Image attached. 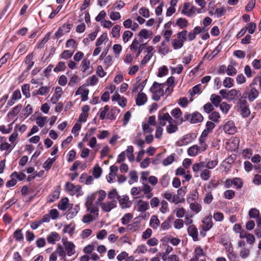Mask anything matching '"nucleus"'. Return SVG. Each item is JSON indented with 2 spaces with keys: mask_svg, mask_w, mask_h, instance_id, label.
<instances>
[{
  "mask_svg": "<svg viewBox=\"0 0 261 261\" xmlns=\"http://www.w3.org/2000/svg\"><path fill=\"white\" fill-rule=\"evenodd\" d=\"M210 100L215 107H218L220 105L222 99L220 96L213 94L211 95Z\"/></svg>",
  "mask_w": 261,
  "mask_h": 261,
  "instance_id": "nucleus-40",
  "label": "nucleus"
},
{
  "mask_svg": "<svg viewBox=\"0 0 261 261\" xmlns=\"http://www.w3.org/2000/svg\"><path fill=\"white\" fill-rule=\"evenodd\" d=\"M71 27L69 24H64L55 33L56 38H59L64 34L70 32Z\"/></svg>",
  "mask_w": 261,
  "mask_h": 261,
  "instance_id": "nucleus-21",
  "label": "nucleus"
},
{
  "mask_svg": "<svg viewBox=\"0 0 261 261\" xmlns=\"http://www.w3.org/2000/svg\"><path fill=\"white\" fill-rule=\"evenodd\" d=\"M185 118L187 120H190L192 123H198L203 121V118L202 115L197 112H195L192 114H187L185 115Z\"/></svg>",
  "mask_w": 261,
  "mask_h": 261,
  "instance_id": "nucleus-13",
  "label": "nucleus"
},
{
  "mask_svg": "<svg viewBox=\"0 0 261 261\" xmlns=\"http://www.w3.org/2000/svg\"><path fill=\"white\" fill-rule=\"evenodd\" d=\"M168 73V69L166 66L163 65L159 68L157 76L162 77L166 76Z\"/></svg>",
  "mask_w": 261,
  "mask_h": 261,
  "instance_id": "nucleus-42",
  "label": "nucleus"
},
{
  "mask_svg": "<svg viewBox=\"0 0 261 261\" xmlns=\"http://www.w3.org/2000/svg\"><path fill=\"white\" fill-rule=\"evenodd\" d=\"M90 109V108L88 105H85L82 107V113L79 116L77 122L82 123L85 122L87 121Z\"/></svg>",
  "mask_w": 261,
  "mask_h": 261,
  "instance_id": "nucleus-17",
  "label": "nucleus"
},
{
  "mask_svg": "<svg viewBox=\"0 0 261 261\" xmlns=\"http://www.w3.org/2000/svg\"><path fill=\"white\" fill-rule=\"evenodd\" d=\"M141 190L144 194L146 195V197L147 199H150L153 196V193L151 192L152 189L148 185L143 183Z\"/></svg>",
  "mask_w": 261,
  "mask_h": 261,
  "instance_id": "nucleus-27",
  "label": "nucleus"
},
{
  "mask_svg": "<svg viewBox=\"0 0 261 261\" xmlns=\"http://www.w3.org/2000/svg\"><path fill=\"white\" fill-rule=\"evenodd\" d=\"M89 94V90L86 88V86H82L79 88L75 92V95H80L81 97L82 101H87L88 99V95Z\"/></svg>",
  "mask_w": 261,
  "mask_h": 261,
  "instance_id": "nucleus-19",
  "label": "nucleus"
},
{
  "mask_svg": "<svg viewBox=\"0 0 261 261\" xmlns=\"http://www.w3.org/2000/svg\"><path fill=\"white\" fill-rule=\"evenodd\" d=\"M98 216L92 213L88 214L83 216L82 221L84 223H89L95 219Z\"/></svg>",
  "mask_w": 261,
  "mask_h": 261,
  "instance_id": "nucleus-39",
  "label": "nucleus"
},
{
  "mask_svg": "<svg viewBox=\"0 0 261 261\" xmlns=\"http://www.w3.org/2000/svg\"><path fill=\"white\" fill-rule=\"evenodd\" d=\"M109 109L110 107L108 106H106L104 107L103 110L101 111L100 114L99 118L101 120L104 119L106 117L107 118H111V117L109 116L108 113Z\"/></svg>",
  "mask_w": 261,
  "mask_h": 261,
  "instance_id": "nucleus-47",
  "label": "nucleus"
},
{
  "mask_svg": "<svg viewBox=\"0 0 261 261\" xmlns=\"http://www.w3.org/2000/svg\"><path fill=\"white\" fill-rule=\"evenodd\" d=\"M220 109L222 112L224 114H227L229 111L231 106L225 102L221 103L220 105Z\"/></svg>",
  "mask_w": 261,
  "mask_h": 261,
  "instance_id": "nucleus-61",
  "label": "nucleus"
},
{
  "mask_svg": "<svg viewBox=\"0 0 261 261\" xmlns=\"http://www.w3.org/2000/svg\"><path fill=\"white\" fill-rule=\"evenodd\" d=\"M138 36L141 40L147 39L151 37L152 32L146 29H142L140 31Z\"/></svg>",
  "mask_w": 261,
  "mask_h": 261,
  "instance_id": "nucleus-36",
  "label": "nucleus"
},
{
  "mask_svg": "<svg viewBox=\"0 0 261 261\" xmlns=\"http://www.w3.org/2000/svg\"><path fill=\"white\" fill-rule=\"evenodd\" d=\"M165 86V84H160L157 82L153 83L150 90L152 93L155 94V97H154L155 100H159L160 97L163 95L164 93V88Z\"/></svg>",
  "mask_w": 261,
  "mask_h": 261,
  "instance_id": "nucleus-7",
  "label": "nucleus"
},
{
  "mask_svg": "<svg viewBox=\"0 0 261 261\" xmlns=\"http://www.w3.org/2000/svg\"><path fill=\"white\" fill-rule=\"evenodd\" d=\"M12 123L9 124L8 126L2 125H0V132L3 134H8L12 131Z\"/></svg>",
  "mask_w": 261,
  "mask_h": 261,
  "instance_id": "nucleus-46",
  "label": "nucleus"
},
{
  "mask_svg": "<svg viewBox=\"0 0 261 261\" xmlns=\"http://www.w3.org/2000/svg\"><path fill=\"white\" fill-rule=\"evenodd\" d=\"M219 94L224 99H226L228 101L236 99L238 97L239 95L241 94L240 91L236 89H232L230 90L222 89L219 91Z\"/></svg>",
  "mask_w": 261,
  "mask_h": 261,
  "instance_id": "nucleus-5",
  "label": "nucleus"
},
{
  "mask_svg": "<svg viewBox=\"0 0 261 261\" xmlns=\"http://www.w3.org/2000/svg\"><path fill=\"white\" fill-rule=\"evenodd\" d=\"M60 239V235L55 231L51 232L47 237V242L51 244H55L56 242L59 241Z\"/></svg>",
  "mask_w": 261,
  "mask_h": 261,
  "instance_id": "nucleus-25",
  "label": "nucleus"
},
{
  "mask_svg": "<svg viewBox=\"0 0 261 261\" xmlns=\"http://www.w3.org/2000/svg\"><path fill=\"white\" fill-rule=\"evenodd\" d=\"M119 203L122 208H129L132 204V202L129 200V198L126 196H122L119 199Z\"/></svg>",
  "mask_w": 261,
  "mask_h": 261,
  "instance_id": "nucleus-26",
  "label": "nucleus"
},
{
  "mask_svg": "<svg viewBox=\"0 0 261 261\" xmlns=\"http://www.w3.org/2000/svg\"><path fill=\"white\" fill-rule=\"evenodd\" d=\"M226 10L224 7L217 8L214 11L211 10L209 11V14L211 15H214L217 18L221 17L225 15Z\"/></svg>",
  "mask_w": 261,
  "mask_h": 261,
  "instance_id": "nucleus-23",
  "label": "nucleus"
},
{
  "mask_svg": "<svg viewBox=\"0 0 261 261\" xmlns=\"http://www.w3.org/2000/svg\"><path fill=\"white\" fill-rule=\"evenodd\" d=\"M223 128L226 133L230 135L234 134L237 131L234 123L232 121L226 122L224 125Z\"/></svg>",
  "mask_w": 261,
  "mask_h": 261,
  "instance_id": "nucleus-20",
  "label": "nucleus"
},
{
  "mask_svg": "<svg viewBox=\"0 0 261 261\" xmlns=\"http://www.w3.org/2000/svg\"><path fill=\"white\" fill-rule=\"evenodd\" d=\"M188 233L195 241L197 239L198 230L194 225H190L188 228Z\"/></svg>",
  "mask_w": 261,
  "mask_h": 261,
  "instance_id": "nucleus-33",
  "label": "nucleus"
},
{
  "mask_svg": "<svg viewBox=\"0 0 261 261\" xmlns=\"http://www.w3.org/2000/svg\"><path fill=\"white\" fill-rule=\"evenodd\" d=\"M80 67L82 73L86 75H89L93 72V67L91 65L89 60L87 59H85L82 61Z\"/></svg>",
  "mask_w": 261,
  "mask_h": 261,
  "instance_id": "nucleus-12",
  "label": "nucleus"
},
{
  "mask_svg": "<svg viewBox=\"0 0 261 261\" xmlns=\"http://www.w3.org/2000/svg\"><path fill=\"white\" fill-rule=\"evenodd\" d=\"M124 152L125 153V155L127 156V159L130 162H132L135 160V155L133 153L134 147L133 146H128Z\"/></svg>",
  "mask_w": 261,
  "mask_h": 261,
  "instance_id": "nucleus-30",
  "label": "nucleus"
},
{
  "mask_svg": "<svg viewBox=\"0 0 261 261\" xmlns=\"http://www.w3.org/2000/svg\"><path fill=\"white\" fill-rule=\"evenodd\" d=\"M106 195V192L103 190H99L88 195L85 201L87 211L98 216V206L104 201Z\"/></svg>",
  "mask_w": 261,
  "mask_h": 261,
  "instance_id": "nucleus-1",
  "label": "nucleus"
},
{
  "mask_svg": "<svg viewBox=\"0 0 261 261\" xmlns=\"http://www.w3.org/2000/svg\"><path fill=\"white\" fill-rule=\"evenodd\" d=\"M202 12L201 9H199L196 6L191 5L189 3H185L184 4L181 10V14L188 17H193L196 14H200Z\"/></svg>",
  "mask_w": 261,
  "mask_h": 261,
  "instance_id": "nucleus-3",
  "label": "nucleus"
},
{
  "mask_svg": "<svg viewBox=\"0 0 261 261\" xmlns=\"http://www.w3.org/2000/svg\"><path fill=\"white\" fill-rule=\"evenodd\" d=\"M239 254L242 258H247L250 255V250L246 247H243L240 249Z\"/></svg>",
  "mask_w": 261,
  "mask_h": 261,
  "instance_id": "nucleus-54",
  "label": "nucleus"
},
{
  "mask_svg": "<svg viewBox=\"0 0 261 261\" xmlns=\"http://www.w3.org/2000/svg\"><path fill=\"white\" fill-rule=\"evenodd\" d=\"M136 103L138 106L143 105L147 101V96L144 93H139L136 99Z\"/></svg>",
  "mask_w": 261,
  "mask_h": 261,
  "instance_id": "nucleus-29",
  "label": "nucleus"
},
{
  "mask_svg": "<svg viewBox=\"0 0 261 261\" xmlns=\"http://www.w3.org/2000/svg\"><path fill=\"white\" fill-rule=\"evenodd\" d=\"M62 242L68 256H71L75 253V246L72 242L68 241L67 238H64Z\"/></svg>",
  "mask_w": 261,
  "mask_h": 261,
  "instance_id": "nucleus-10",
  "label": "nucleus"
},
{
  "mask_svg": "<svg viewBox=\"0 0 261 261\" xmlns=\"http://www.w3.org/2000/svg\"><path fill=\"white\" fill-rule=\"evenodd\" d=\"M133 34L130 31H125L122 35V40L124 43L127 42L132 37Z\"/></svg>",
  "mask_w": 261,
  "mask_h": 261,
  "instance_id": "nucleus-58",
  "label": "nucleus"
},
{
  "mask_svg": "<svg viewBox=\"0 0 261 261\" xmlns=\"http://www.w3.org/2000/svg\"><path fill=\"white\" fill-rule=\"evenodd\" d=\"M47 121V117L46 116H38L36 119V124L40 127H44Z\"/></svg>",
  "mask_w": 261,
  "mask_h": 261,
  "instance_id": "nucleus-38",
  "label": "nucleus"
},
{
  "mask_svg": "<svg viewBox=\"0 0 261 261\" xmlns=\"http://www.w3.org/2000/svg\"><path fill=\"white\" fill-rule=\"evenodd\" d=\"M258 90L252 87V85H250V88L246 90L244 93V96L245 98H247L249 101H254L258 96Z\"/></svg>",
  "mask_w": 261,
  "mask_h": 261,
  "instance_id": "nucleus-11",
  "label": "nucleus"
},
{
  "mask_svg": "<svg viewBox=\"0 0 261 261\" xmlns=\"http://www.w3.org/2000/svg\"><path fill=\"white\" fill-rule=\"evenodd\" d=\"M134 204L135 208L137 211L141 213L140 217L145 218L146 213H144L150 208L149 202L146 200L140 199L136 200Z\"/></svg>",
  "mask_w": 261,
  "mask_h": 261,
  "instance_id": "nucleus-4",
  "label": "nucleus"
},
{
  "mask_svg": "<svg viewBox=\"0 0 261 261\" xmlns=\"http://www.w3.org/2000/svg\"><path fill=\"white\" fill-rule=\"evenodd\" d=\"M56 160V157L53 158H48L43 164V168L46 170H49Z\"/></svg>",
  "mask_w": 261,
  "mask_h": 261,
  "instance_id": "nucleus-49",
  "label": "nucleus"
},
{
  "mask_svg": "<svg viewBox=\"0 0 261 261\" xmlns=\"http://www.w3.org/2000/svg\"><path fill=\"white\" fill-rule=\"evenodd\" d=\"M200 151L199 146L194 145L189 147L187 150L188 154L190 156H195L197 155Z\"/></svg>",
  "mask_w": 261,
  "mask_h": 261,
  "instance_id": "nucleus-35",
  "label": "nucleus"
},
{
  "mask_svg": "<svg viewBox=\"0 0 261 261\" xmlns=\"http://www.w3.org/2000/svg\"><path fill=\"white\" fill-rule=\"evenodd\" d=\"M5 139L4 137L1 138V143L0 144V151H5V154H9L14 148L13 145L9 144L8 142L6 141H3V140Z\"/></svg>",
  "mask_w": 261,
  "mask_h": 261,
  "instance_id": "nucleus-16",
  "label": "nucleus"
},
{
  "mask_svg": "<svg viewBox=\"0 0 261 261\" xmlns=\"http://www.w3.org/2000/svg\"><path fill=\"white\" fill-rule=\"evenodd\" d=\"M190 208L192 211L198 213L201 211L202 206L199 203H191L190 204Z\"/></svg>",
  "mask_w": 261,
  "mask_h": 261,
  "instance_id": "nucleus-48",
  "label": "nucleus"
},
{
  "mask_svg": "<svg viewBox=\"0 0 261 261\" xmlns=\"http://www.w3.org/2000/svg\"><path fill=\"white\" fill-rule=\"evenodd\" d=\"M121 27L119 25L116 24L114 25L111 30V34L113 37L118 38L120 37V31Z\"/></svg>",
  "mask_w": 261,
  "mask_h": 261,
  "instance_id": "nucleus-41",
  "label": "nucleus"
},
{
  "mask_svg": "<svg viewBox=\"0 0 261 261\" xmlns=\"http://www.w3.org/2000/svg\"><path fill=\"white\" fill-rule=\"evenodd\" d=\"M73 52L70 50H64L61 55V58L64 60L70 59L73 55Z\"/></svg>",
  "mask_w": 261,
  "mask_h": 261,
  "instance_id": "nucleus-63",
  "label": "nucleus"
},
{
  "mask_svg": "<svg viewBox=\"0 0 261 261\" xmlns=\"http://www.w3.org/2000/svg\"><path fill=\"white\" fill-rule=\"evenodd\" d=\"M237 73V70L236 68L231 65H229L228 66L226 69V73L229 76H233Z\"/></svg>",
  "mask_w": 261,
  "mask_h": 261,
  "instance_id": "nucleus-64",
  "label": "nucleus"
},
{
  "mask_svg": "<svg viewBox=\"0 0 261 261\" xmlns=\"http://www.w3.org/2000/svg\"><path fill=\"white\" fill-rule=\"evenodd\" d=\"M202 222L203 223V225L202 226V230L204 231H208L211 228H212L213 226L212 221V216L211 215L205 217Z\"/></svg>",
  "mask_w": 261,
  "mask_h": 261,
  "instance_id": "nucleus-24",
  "label": "nucleus"
},
{
  "mask_svg": "<svg viewBox=\"0 0 261 261\" xmlns=\"http://www.w3.org/2000/svg\"><path fill=\"white\" fill-rule=\"evenodd\" d=\"M208 117L211 120L215 122H219L220 115L217 112H213L209 115Z\"/></svg>",
  "mask_w": 261,
  "mask_h": 261,
  "instance_id": "nucleus-62",
  "label": "nucleus"
},
{
  "mask_svg": "<svg viewBox=\"0 0 261 261\" xmlns=\"http://www.w3.org/2000/svg\"><path fill=\"white\" fill-rule=\"evenodd\" d=\"M172 117L169 113H162L160 112L158 115V120L159 125L161 126H164L166 124V123L171 120Z\"/></svg>",
  "mask_w": 261,
  "mask_h": 261,
  "instance_id": "nucleus-15",
  "label": "nucleus"
},
{
  "mask_svg": "<svg viewBox=\"0 0 261 261\" xmlns=\"http://www.w3.org/2000/svg\"><path fill=\"white\" fill-rule=\"evenodd\" d=\"M160 221L158 217L155 215L152 216L149 222L150 226L153 229H157L160 226Z\"/></svg>",
  "mask_w": 261,
  "mask_h": 261,
  "instance_id": "nucleus-34",
  "label": "nucleus"
},
{
  "mask_svg": "<svg viewBox=\"0 0 261 261\" xmlns=\"http://www.w3.org/2000/svg\"><path fill=\"white\" fill-rule=\"evenodd\" d=\"M18 134L16 132L13 133L9 137V141L10 142V144L13 145L14 147L16 145L18 142Z\"/></svg>",
  "mask_w": 261,
  "mask_h": 261,
  "instance_id": "nucleus-43",
  "label": "nucleus"
},
{
  "mask_svg": "<svg viewBox=\"0 0 261 261\" xmlns=\"http://www.w3.org/2000/svg\"><path fill=\"white\" fill-rule=\"evenodd\" d=\"M175 25L181 29H183L188 27V21L185 18L180 17L176 20Z\"/></svg>",
  "mask_w": 261,
  "mask_h": 261,
  "instance_id": "nucleus-31",
  "label": "nucleus"
},
{
  "mask_svg": "<svg viewBox=\"0 0 261 261\" xmlns=\"http://www.w3.org/2000/svg\"><path fill=\"white\" fill-rule=\"evenodd\" d=\"M66 191L71 195L81 196L83 193L80 185H74L70 182H67L65 186Z\"/></svg>",
  "mask_w": 261,
  "mask_h": 261,
  "instance_id": "nucleus-6",
  "label": "nucleus"
},
{
  "mask_svg": "<svg viewBox=\"0 0 261 261\" xmlns=\"http://www.w3.org/2000/svg\"><path fill=\"white\" fill-rule=\"evenodd\" d=\"M187 31L183 30L178 32L176 35V38L173 39L171 41V44L175 50H178L181 48L184 44V42L187 40Z\"/></svg>",
  "mask_w": 261,
  "mask_h": 261,
  "instance_id": "nucleus-2",
  "label": "nucleus"
},
{
  "mask_svg": "<svg viewBox=\"0 0 261 261\" xmlns=\"http://www.w3.org/2000/svg\"><path fill=\"white\" fill-rule=\"evenodd\" d=\"M117 202L115 199L103 201L99 205L101 211L103 212H110L117 206Z\"/></svg>",
  "mask_w": 261,
  "mask_h": 261,
  "instance_id": "nucleus-8",
  "label": "nucleus"
},
{
  "mask_svg": "<svg viewBox=\"0 0 261 261\" xmlns=\"http://www.w3.org/2000/svg\"><path fill=\"white\" fill-rule=\"evenodd\" d=\"M75 230V225L70 223L64 226L63 229V232L65 233H68L70 236H72Z\"/></svg>",
  "mask_w": 261,
  "mask_h": 261,
  "instance_id": "nucleus-37",
  "label": "nucleus"
},
{
  "mask_svg": "<svg viewBox=\"0 0 261 261\" xmlns=\"http://www.w3.org/2000/svg\"><path fill=\"white\" fill-rule=\"evenodd\" d=\"M102 172L101 168L98 165H96L93 168L92 174L95 178H98L100 177Z\"/></svg>",
  "mask_w": 261,
  "mask_h": 261,
  "instance_id": "nucleus-44",
  "label": "nucleus"
},
{
  "mask_svg": "<svg viewBox=\"0 0 261 261\" xmlns=\"http://www.w3.org/2000/svg\"><path fill=\"white\" fill-rule=\"evenodd\" d=\"M82 127V123L79 122H77L71 129V133L74 135V136L76 137L79 135V130L81 129Z\"/></svg>",
  "mask_w": 261,
  "mask_h": 261,
  "instance_id": "nucleus-53",
  "label": "nucleus"
},
{
  "mask_svg": "<svg viewBox=\"0 0 261 261\" xmlns=\"http://www.w3.org/2000/svg\"><path fill=\"white\" fill-rule=\"evenodd\" d=\"M133 215L130 213L125 214L121 218V222L123 225L128 224L133 219Z\"/></svg>",
  "mask_w": 261,
  "mask_h": 261,
  "instance_id": "nucleus-51",
  "label": "nucleus"
},
{
  "mask_svg": "<svg viewBox=\"0 0 261 261\" xmlns=\"http://www.w3.org/2000/svg\"><path fill=\"white\" fill-rule=\"evenodd\" d=\"M192 141L191 136L190 135L184 136L177 142V145L179 146L186 145Z\"/></svg>",
  "mask_w": 261,
  "mask_h": 261,
  "instance_id": "nucleus-28",
  "label": "nucleus"
},
{
  "mask_svg": "<svg viewBox=\"0 0 261 261\" xmlns=\"http://www.w3.org/2000/svg\"><path fill=\"white\" fill-rule=\"evenodd\" d=\"M118 170L117 166L112 165L110 167V173L106 176V179L109 183H113L115 181V177Z\"/></svg>",
  "mask_w": 261,
  "mask_h": 261,
  "instance_id": "nucleus-14",
  "label": "nucleus"
},
{
  "mask_svg": "<svg viewBox=\"0 0 261 261\" xmlns=\"http://www.w3.org/2000/svg\"><path fill=\"white\" fill-rule=\"evenodd\" d=\"M142 45L137 40H134L130 45V49L133 51H135L141 48Z\"/></svg>",
  "mask_w": 261,
  "mask_h": 261,
  "instance_id": "nucleus-56",
  "label": "nucleus"
},
{
  "mask_svg": "<svg viewBox=\"0 0 261 261\" xmlns=\"http://www.w3.org/2000/svg\"><path fill=\"white\" fill-rule=\"evenodd\" d=\"M166 131L168 134H172L176 132L178 129L177 122L172 118L168 122V124L166 126Z\"/></svg>",
  "mask_w": 261,
  "mask_h": 261,
  "instance_id": "nucleus-22",
  "label": "nucleus"
},
{
  "mask_svg": "<svg viewBox=\"0 0 261 261\" xmlns=\"http://www.w3.org/2000/svg\"><path fill=\"white\" fill-rule=\"evenodd\" d=\"M190 261H206V254L200 246L195 247L194 251V256Z\"/></svg>",
  "mask_w": 261,
  "mask_h": 261,
  "instance_id": "nucleus-9",
  "label": "nucleus"
},
{
  "mask_svg": "<svg viewBox=\"0 0 261 261\" xmlns=\"http://www.w3.org/2000/svg\"><path fill=\"white\" fill-rule=\"evenodd\" d=\"M113 63V57L111 55H108L103 59V65L106 68L110 67Z\"/></svg>",
  "mask_w": 261,
  "mask_h": 261,
  "instance_id": "nucleus-45",
  "label": "nucleus"
},
{
  "mask_svg": "<svg viewBox=\"0 0 261 261\" xmlns=\"http://www.w3.org/2000/svg\"><path fill=\"white\" fill-rule=\"evenodd\" d=\"M68 203V199L67 198H64L61 199L58 204V207L61 210H65L67 208V205Z\"/></svg>",
  "mask_w": 261,
  "mask_h": 261,
  "instance_id": "nucleus-52",
  "label": "nucleus"
},
{
  "mask_svg": "<svg viewBox=\"0 0 261 261\" xmlns=\"http://www.w3.org/2000/svg\"><path fill=\"white\" fill-rule=\"evenodd\" d=\"M170 50L169 47L165 41H162L159 47V51L161 54L166 55Z\"/></svg>",
  "mask_w": 261,
  "mask_h": 261,
  "instance_id": "nucleus-32",
  "label": "nucleus"
},
{
  "mask_svg": "<svg viewBox=\"0 0 261 261\" xmlns=\"http://www.w3.org/2000/svg\"><path fill=\"white\" fill-rule=\"evenodd\" d=\"M110 18L113 21H117L121 18V14L118 12L112 11L109 13Z\"/></svg>",
  "mask_w": 261,
  "mask_h": 261,
  "instance_id": "nucleus-60",
  "label": "nucleus"
},
{
  "mask_svg": "<svg viewBox=\"0 0 261 261\" xmlns=\"http://www.w3.org/2000/svg\"><path fill=\"white\" fill-rule=\"evenodd\" d=\"M108 40V35L106 33H103L97 40L96 42V46H99L105 41Z\"/></svg>",
  "mask_w": 261,
  "mask_h": 261,
  "instance_id": "nucleus-55",
  "label": "nucleus"
},
{
  "mask_svg": "<svg viewBox=\"0 0 261 261\" xmlns=\"http://www.w3.org/2000/svg\"><path fill=\"white\" fill-rule=\"evenodd\" d=\"M113 50L115 57H119L122 50V46L119 44H115L113 46Z\"/></svg>",
  "mask_w": 261,
  "mask_h": 261,
  "instance_id": "nucleus-57",
  "label": "nucleus"
},
{
  "mask_svg": "<svg viewBox=\"0 0 261 261\" xmlns=\"http://www.w3.org/2000/svg\"><path fill=\"white\" fill-rule=\"evenodd\" d=\"M239 105L241 109L242 116L244 117H248L250 114V111L247 106L246 101L245 100H240Z\"/></svg>",
  "mask_w": 261,
  "mask_h": 261,
  "instance_id": "nucleus-18",
  "label": "nucleus"
},
{
  "mask_svg": "<svg viewBox=\"0 0 261 261\" xmlns=\"http://www.w3.org/2000/svg\"><path fill=\"white\" fill-rule=\"evenodd\" d=\"M55 252L57 254H58L59 256L62 257L63 258H65L67 255L66 251L64 250L63 247L60 245H58L57 246Z\"/></svg>",
  "mask_w": 261,
  "mask_h": 261,
  "instance_id": "nucleus-50",
  "label": "nucleus"
},
{
  "mask_svg": "<svg viewBox=\"0 0 261 261\" xmlns=\"http://www.w3.org/2000/svg\"><path fill=\"white\" fill-rule=\"evenodd\" d=\"M223 86L225 88H231L233 86V80L230 77H226L223 82Z\"/></svg>",
  "mask_w": 261,
  "mask_h": 261,
  "instance_id": "nucleus-59",
  "label": "nucleus"
}]
</instances>
